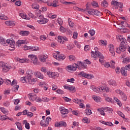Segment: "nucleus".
Instances as JSON below:
<instances>
[{"instance_id":"b1692460","label":"nucleus","mask_w":130,"mask_h":130,"mask_svg":"<svg viewBox=\"0 0 130 130\" xmlns=\"http://www.w3.org/2000/svg\"><path fill=\"white\" fill-rule=\"evenodd\" d=\"M41 125H42V126H48V124H49V122L48 121H46V120H42L41 121Z\"/></svg>"},{"instance_id":"4be33fe9","label":"nucleus","mask_w":130,"mask_h":130,"mask_svg":"<svg viewBox=\"0 0 130 130\" xmlns=\"http://www.w3.org/2000/svg\"><path fill=\"white\" fill-rule=\"evenodd\" d=\"M118 4V2H117V1H112L111 5L113 8L115 9L116 10H117L118 9V7H117Z\"/></svg>"},{"instance_id":"9d476101","label":"nucleus","mask_w":130,"mask_h":130,"mask_svg":"<svg viewBox=\"0 0 130 130\" xmlns=\"http://www.w3.org/2000/svg\"><path fill=\"white\" fill-rule=\"evenodd\" d=\"M59 110L63 115H62V117H66V114H68L69 113V110L65 109L63 107H60L59 108Z\"/></svg>"},{"instance_id":"0eeeda50","label":"nucleus","mask_w":130,"mask_h":130,"mask_svg":"<svg viewBox=\"0 0 130 130\" xmlns=\"http://www.w3.org/2000/svg\"><path fill=\"white\" fill-rule=\"evenodd\" d=\"M6 43L10 45V47L12 48L10 50H14L15 49V41L14 40L8 39Z\"/></svg>"},{"instance_id":"7ed1b4c3","label":"nucleus","mask_w":130,"mask_h":130,"mask_svg":"<svg viewBox=\"0 0 130 130\" xmlns=\"http://www.w3.org/2000/svg\"><path fill=\"white\" fill-rule=\"evenodd\" d=\"M90 89H91V90H93V91H94V92H95L96 93H99V92L107 93L109 92V88L106 86H101L96 87V86L92 85L90 87Z\"/></svg>"},{"instance_id":"39448f33","label":"nucleus","mask_w":130,"mask_h":130,"mask_svg":"<svg viewBox=\"0 0 130 130\" xmlns=\"http://www.w3.org/2000/svg\"><path fill=\"white\" fill-rule=\"evenodd\" d=\"M0 68H2L4 73H8L12 69V66L7 63L4 62L3 61H0Z\"/></svg>"},{"instance_id":"c03bdc74","label":"nucleus","mask_w":130,"mask_h":130,"mask_svg":"<svg viewBox=\"0 0 130 130\" xmlns=\"http://www.w3.org/2000/svg\"><path fill=\"white\" fill-rule=\"evenodd\" d=\"M63 4V5H76V2L75 1L73 2H64Z\"/></svg>"},{"instance_id":"cd10ccee","label":"nucleus","mask_w":130,"mask_h":130,"mask_svg":"<svg viewBox=\"0 0 130 130\" xmlns=\"http://www.w3.org/2000/svg\"><path fill=\"white\" fill-rule=\"evenodd\" d=\"M0 43H1L2 45H4V46L7 45V43H6V41H5V39L2 37H0Z\"/></svg>"},{"instance_id":"680f3d73","label":"nucleus","mask_w":130,"mask_h":130,"mask_svg":"<svg viewBox=\"0 0 130 130\" xmlns=\"http://www.w3.org/2000/svg\"><path fill=\"white\" fill-rule=\"evenodd\" d=\"M98 111H99L100 114H101V115H105V113H104V111H103V110L101 109H99Z\"/></svg>"},{"instance_id":"423d86ee","label":"nucleus","mask_w":130,"mask_h":130,"mask_svg":"<svg viewBox=\"0 0 130 130\" xmlns=\"http://www.w3.org/2000/svg\"><path fill=\"white\" fill-rule=\"evenodd\" d=\"M79 76H82L84 78H86V79H93L94 78V76L91 74H86L84 72H81L79 74H78Z\"/></svg>"},{"instance_id":"72a5a7b5","label":"nucleus","mask_w":130,"mask_h":130,"mask_svg":"<svg viewBox=\"0 0 130 130\" xmlns=\"http://www.w3.org/2000/svg\"><path fill=\"white\" fill-rule=\"evenodd\" d=\"M52 4L54 8H56V7H58L59 5H57L58 4V0H54Z\"/></svg>"},{"instance_id":"f257e3e1","label":"nucleus","mask_w":130,"mask_h":130,"mask_svg":"<svg viewBox=\"0 0 130 130\" xmlns=\"http://www.w3.org/2000/svg\"><path fill=\"white\" fill-rule=\"evenodd\" d=\"M116 38L118 42H120V41H121L119 47L117 48L116 50V52H117V53L120 54L121 53V52L125 51V49L126 48L125 45H126V43H127V42H126L125 38H123L122 36L118 35L116 36Z\"/></svg>"},{"instance_id":"412c9836","label":"nucleus","mask_w":130,"mask_h":130,"mask_svg":"<svg viewBox=\"0 0 130 130\" xmlns=\"http://www.w3.org/2000/svg\"><path fill=\"white\" fill-rule=\"evenodd\" d=\"M28 97L30 101H34L36 100L37 96L36 94H34L33 93H29L28 94Z\"/></svg>"},{"instance_id":"13d9d810","label":"nucleus","mask_w":130,"mask_h":130,"mask_svg":"<svg viewBox=\"0 0 130 130\" xmlns=\"http://www.w3.org/2000/svg\"><path fill=\"white\" fill-rule=\"evenodd\" d=\"M121 24L123 27H127L128 24L126 21H121Z\"/></svg>"},{"instance_id":"864d4df0","label":"nucleus","mask_w":130,"mask_h":130,"mask_svg":"<svg viewBox=\"0 0 130 130\" xmlns=\"http://www.w3.org/2000/svg\"><path fill=\"white\" fill-rule=\"evenodd\" d=\"M88 32L91 35V36H94V35H95V31L94 30V29L89 30Z\"/></svg>"},{"instance_id":"7c9ffc66","label":"nucleus","mask_w":130,"mask_h":130,"mask_svg":"<svg viewBox=\"0 0 130 130\" xmlns=\"http://www.w3.org/2000/svg\"><path fill=\"white\" fill-rule=\"evenodd\" d=\"M20 17H21L22 19H25V20H29V18L27 17V15L25 13H20Z\"/></svg>"},{"instance_id":"f03ea898","label":"nucleus","mask_w":130,"mask_h":130,"mask_svg":"<svg viewBox=\"0 0 130 130\" xmlns=\"http://www.w3.org/2000/svg\"><path fill=\"white\" fill-rule=\"evenodd\" d=\"M32 71L30 70L27 72V75L26 77H22L20 78V82L21 83H26V79L29 84L34 85L36 82V79L32 78Z\"/></svg>"},{"instance_id":"e2e57ef3","label":"nucleus","mask_w":130,"mask_h":130,"mask_svg":"<svg viewBox=\"0 0 130 130\" xmlns=\"http://www.w3.org/2000/svg\"><path fill=\"white\" fill-rule=\"evenodd\" d=\"M19 89V85H15L13 87L12 89L13 91H18V89Z\"/></svg>"},{"instance_id":"f704fd0d","label":"nucleus","mask_w":130,"mask_h":130,"mask_svg":"<svg viewBox=\"0 0 130 130\" xmlns=\"http://www.w3.org/2000/svg\"><path fill=\"white\" fill-rule=\"evenodd\" d=\"M38 22H41V24H45L48 22V19L46 18H43L38 21Z\"/></svg>"},{"instance_id":"f8f14e48","label":"nucleus","mask_w":130,"mask_h":130,"mask_svg":"<svg viewBox=\"0 0 130 130\" xmlns=\"http://www.w3.org/2000/svg\"><path fill=\"white\" fill-rule=\"evenodd\" d=\"M68 39L65 36H63V37L58 36V42H59L60 43H62V44H63V43H64V41H68Z\"/></svg>"},{"instance_id":"f3484780","label":"nucleus","mask_w":130,"mask_h":130,"mask_svg":"<svg viewBox=\"0 0 130 130\" xmlns=\"http://www.w3.org/2000/svg\"><path fill=\"white\" fill-rule=\"evenodd\" d=\"M27 43V42H26V41L25 40H18L15 45H16V46H18V47H19V46H21V45H22V44H26Z\"/></svg>"},{"instance_id":"4468645a","label":"nucleus","mask_w":130,"mask_h":130,"mask_svg":"<svg viewBox=\"0 0 130 130\" xmlns=\"http://www.w3.org/2000/svg\"><path fill=\"white\" fill-rule=\"evenodd\" d=\"M109 49L112 55L114 56L115 55V52L114 51V47L113 46V45L110 44L109 46Z\"/></svg>"},{"instance_id":"5701e85b","label":"nucleus","mask_w":130,"mask_h":130,"mask_svg":"<svg viewBox=\"0 0 130 130\" xmlns=\"http://www.w3.org/2000/svg\"><path fill=\"white\" fill-rule=\"evenodd\" d=\"M20 35H21V36H28L29 34H30V32L29 31L27 30H21L19 32Z\"/></svg>"},{"instance_id":"37998d69","label":"nucleus","mask_w":130,"mask_h":130,"mask_svg":"<svg viewBox=\"0 0 130 130\" xmlns=\"http://www.w3.org/2000/svg\"><path fill=\"white\" fill-rule=\"evenodd\" d=\"M59 29L60 32L62 33H65V32H67V28L63 27V26H60Z\"/></svg>"},{"instance_id":"a19ab883","label":"nucleus","mask_w":130,"mask_h":130,"mask_svg":"<svg viewBox=\"0 0 130 130\" xmlns=\"http://www.w3.org/2000/svg\"><path fill=\"white\" fill-rule=\"evenodd\" d=\"M68 23L69 25L70 26V27H74V26H75V23L72 22V20H71L70 18L68 19Z\"/></svg>"},{"instance_id":"473e14b6","label":"nucleus","mask_w":130,"mask_h":130,"mask_svg":"<svg viewBox=\"0 0 130 130\" xmlns=\"http://www.w3.org/2000/svg\"><path fill=\"white\" fill-rule=\"evenodd\" d=\"M99 43L101 45H104V46L107 45V42L106 41L100 40Z\"/></svg>"},{"instance_id":"aec40b11","label":"nucleus","mask_w":130,"mask_h":130,"mask_svg":"<svg viewBox=\"0 0 130 130\" xmlns=\"http://www.w3.org/2000/svg\"><path fill=\"white\" fill-rule=\"evenodd\" d=\"M39 86H40V87H42V88H44V90H45V91H46L47 89H48L47 85L45 84V82H41L39 83Z\"/></svg>"},{"instance_id":"1a4fd4ad","label":"nucleus","mask_w":130,"mask_h":130,"mask_svg":"<svg viewBox=\"0 0 130 130\" xmlns=\"http://www.w3.org/2000/svg\"><path fill=\"white\" fill-rule=\"evenodd\" d=\"M47 75L52 79H56L59 76V74L56 72H47Z\"/></svg>"},{"instance_id":"6e6d98bb","label":"nucleus","mask_w":130,"mask_h":130,"mask_svg":"<svg viewBox=\"0 0 130 130\" xmlns=\"http://www.w3.org/2000/svg\"><path fill=\"white\" fill-rule=\"evenodd\" d=\"M83 121L84 123H90V121L88 120V118L87 117H84L83 119Z\"/></svg>"},{"instance_id":"a18cd8bd","label":"nucleus","mask_w":130,"mask_h":130,"mask_svg":"<svg viewBox=\"0 0 130 130\" xmlns=\"http://www.w3.org/2000/svg\"><path fill=\"white\" fill-rule=\"evenodd\" d=\"M85 113L86 115H91L92 112L89 109H86V110H85Z\"/></svg>"},{"instance_id":"79ce46f5","label":"nucleus","mask_w":130,"mask_h":130,"mask_svg":"<svg viewBox=\"0 0 130 130\" xmlns=\"http://www.w3.org/2000/svg\"><path fill=\"white\" fill-rule=\"evenodd\" d=\"M121 96V98L123 101H126V99H127V96H126V94H125L124 93Z\"/></svg>"},{"instance_id":"5fc2aeb1","label":"nucleus","mask_w":130,"mask_h":130,"mask_svg":"<svg viewBox=\"0 0 130 130\" xmlns=\"http://www.w3.org/2000/svg\"><path fill=\"white\" fill-rule=\"evenodd\" d=\"M91 5L93 7H96V8H98L99 7V5H98V3L93 1L91 3Z\"/></svg>"},{"instance_id":"ddd939ff","label":"nucleus","mask_w":130,"mask_h":130,"mask_svg":"<svg viewBox=\"0 0 130 130\" xmlns=\"http://www.w3.org/2000/svg\"><path fill=\"white\" fill-rule=\"evenodd\" d=\"M48 57V56L45 55H39V59L41 62H45L46 61V58Z\"/></svg>"},{"instance_id":"09e8293b","label":"nucleus","mask_w":130,"mask_h":130,"mask_svg":"<svg viewBox=\"0 0 130 130\" xmlns=\"http://www.w3.org/2000/svg\"><path fill=\"white\" fill-rule=\"evenodd\" d=\"M117 113H118L119 116H121V117H122V118H124L125 117L124 114H123V113H122V112H121L120 111H118L117 112Z\"/></svg>"},{"instance_id":"4c0bfd02","label":"nucleus","mask_w":130,"mask_h":130,"mask_svg":"<svg viewBox=\"0 0 130 130\" xmlns=\"http://www.w3.org/2000/svg\"><path fill=\"white\" fill-rule=\"evenodd\" d=\"M25 128L27 129H30V124H29V123L27 122V120H26L24 121L23 123H25Z\"/></svg>"},{"instance_id":"c9c22d12","label":"nucleus","mask_w":130,"mask_h":130,"mask_svg":"<svg viewBox=\"0 0 130 130\" xmlns=\"http://www.w3.org/2000/svg\"><path fill=\"white\" fill-rule=\"evenodd\" d=\"M16 125L17 126V128H18V129L19 130H22L23 128L22 127V124H21V123L19 122H17L15 123Z\"/></svg>"},{"instance_id":"58836bf2","label":"nucleus","mask_w":130,"mask_h":130,"mask_svg":"<svg viewBox=\"0 0 130 130\" xmlns=\"http://www.w3.org/2000/svg\"><path fill=\"white\" fill-rule=\"evenodd\" d=\"M0 109L2 112H3V113H4V114H7V113H8V110H7L6 108L4 107H1L0 108Z\"/></svg>"},{"instance_id":"6ab92c4d","label":"nucleus","mask_w":130,"mask_h":130,"mask_svg":"<svg viewBox=\"0 0 130 130\" xmlns=\"http://www.w3.org/2000/svg\"><path fill=\"white\" fill-rule=\"evenodd\" d=\"M16 60L21 63H24V62H29V61H30L29 59H21L20 58H17Z\"/></svg>"},{"instance_id":"bf43d9fd","label":"nucleus","mask_w":130,"mask_h":130,"mask_svg":"<svg viewBox=\"0 0 130 130\" xmlns=\"http://www.w3.org/2000/svg\"><path fill=\"white\" fill-rule=\"evenodd\" d=\"M69 58L70 60H71L72 61L75 60V59H76V57H75V56H74V55H70L69 56Z\"/></svg>"},{"instance_id":"6e6552de","label":"nucleus","mask_w":130,"mask_h":130,"mask_svg":"<svg viewBox=\"0 0 130 130\" xmlns=\"http://www.w3.org/2000/svg\"><path fill=\"white\" fill-rule=\"evenodd\" d=\"M68 70L69 71H73V72H75V71H77V69L79 68V65L78 64L75 63L73 65H69L67 67Z\"/></svg>"},{"instance_id":"0e129e2a","label":"nucleus","mask_w":130,"mask_h":130,"mask_svg":"<svg viewBox=\"0 0 130 130\" xmlns=\"http://www.w3.org/2000/svg\"><path fill=\"white\" fill-rule=\"evenodd\" d=\"M56 92L58 94H61V95H62V94H64V91L61 90V89L57 90Z\"/></svg>"},{"instance_id":"a211bd4d","label":"nucleus","mask_w":130,"mask_h":130,"mask_svg":"<svg viewBox=\"0 0 130 130\" xmlns=\"http://www.w3.org/2000/svg\"><path fill=\"white\" fill-rule=\"evenodd\" d=\"M5 24L7 26H10L11 27H15V26H16V24L15 23V22L13 21H6L5 22Z\"/></svg>"},{"instance_id":"052dcab7","label":"nucleus","mask_w":130,"mask_h":130,"mask_svg":"<svg viewBox=\"0 0 130 130\" xmlns=\"http://www.w3.org/2000/svg\"><path fill=\"white\" fill-rule=\"evenodd\" d=\"M116 92L117 93V94H119L121 96L124 93L120 89H117Z\"/></svg>"},{"instance_id":"bb28decb","label":"nucleus","mask_w":130,"mask_h":130,"mask_svg":"<svg viewBox=\"0 0 130 130\" xmlns=\"http://www.w3.org/2000/svg\"><path fill=\"white\" fill-rule=\"evenodd\" d=\"M36 76L37 77V78H38L39 79H43V78H44L43 75H42L41 73L38 72L36 73Z\"/></svg>"},{"instance_id":"3c124183","label":"nucleus","mask_w":130,"mask_h":130,"mask_svg":"<svg viewBox=\"0 0 130 130\" xmlns=\"http://www.w3.org/2000/svg\"><path fill=\"white\" fill-rule=\"evenodd\" d=\"M100 15V12L96 10H93V15L99 16Z\"/></svg>"},{"instance_id":"e433bc0d","label":"nucleus","mask_w":130,"mask_h":130,"mask_svg":"<svg viewBox=\"0 0 130 130\" xmlns=\"http://www.w3.org/2000/svg\"><path fill=\"white\" fill-rule=\"evenodd\" d=\"M74 10L75 11H79V12H85V10H84V9H81L78 7L75 6L73 7Z\"/></svg>"},{"instance_id":"393cba45","label":"nucleus","mask_w":130,"mask_h":130,"mask_svg":"<svg viewBox=\"0 0 130 130\" xmlns=\"http://www.w3.org/2000/svg\"><path fill=\"white\" fill-rule=\"evenodd\" d=\"M36 14L41 20H42L44 18L43 15L41 14V11L37 10L36 12Z\"/></svg>"},{"instance_id":"de8ad7c7","label":"nucleus","mask_w":130,"mask_h":130,"mask_svg":"<svg viewBox=\"0 0 130 130\" xmlns=\"http://www.w3.org/2000/svg\"><path fill=\"white\" fill-rule=\"evenodd\" d=\"M110 67L112 69H115V62L114 61V60L111 61V66H110Z\"/></svg>"},{"instance_id":"603ef678","label":"nucleus","mask_w":130,"mask_h":130,"mask_svg":"<svg viewBox=\"0 0 130 130\" xmlns=\"http://www.w3.org/2000/svg\"><path fill=\"white\" fill-rule=\"evenodd\" d=\"M105 100L107 101V102H110V103H113V101H112V99L107 97L105 98Z\"/></svg>"},{"instance_id":"4d7b16f0","label":"nucleus","mask_w":130,"mask_h":130,"mask_svg":"<svg viewBox=\"0 0 130 130\" xmlns=\"http://www.w3.org/2000/svg\"><path fill=\"white\" fill-rule=\"evenodd\" d=\"M75 89H76V87L70 85V86L69 87V91H72V92H75Z\"/></svg>"},{"instance_id":"a878e982","label":"nucleus","mask_w":130,"mask_h":130,"mask_svg":"<svg viewBox=\"0 0 130 130\" xmlns=\"http://www.w3.org/2000/svg\"><path fill=\"white\" fill-rule=\"evenodd\" d=\"M78 64L81 66L82 69H86L87 68V64L86 62H82L81 61H78L77 62Z\"/></svg>"},{"instance_id":"774afa93","label":"nucleus","mask_w":130,"mask_h":130,"mask_svg":"<svg viewBox=\"0 0 130 130\" xmlns=\"http://www.w3.org/2000/svg\"><path fill=\"white\" fill-rule=\"evenodd\" d=\"M125 68L126 71H130V64H128L125 66Z\"/></svg>"},{"instance_id":"2f4dec72","label":"nucleus","mask_w":130,"mask_h":130,"mask_svg":"<svg viewBox=\"0 0 130 130\" xmlns=\"http://www.w3.org/2000/svg\"><path fill=\"white\" fill-rule=\"evenodd\" d=\"M109 85H111V86H117V84L116 83V81L114 80H110L109 81Z\"/></svg>"},{"instance_id":"c85d7f7f","label":"nucleus","mask_w":130,"mask_h":130,"mask_svg":"<svg viewBox=\"0 0 130 130\" xmlns=\"http://www.w3.org/2000/svg\"><path fill=\"white\" fill-rule=\"evenodd\" d=\"M101 6L102 7H104V8H107V7H108V3L107 1L104 0L101 3Z\"/></svg>"},{"instance_id":"ea45409f","label":"nucleus","mask_w":130,"mask_h":130,"mask_svg":"<svg viewBox=\"0 0 130 130\" xmlns=\"http://www.w3.org/2000/svg\"><path fill=\"white\" fill-rule=\"evenodd\" d=\"M30 49L34 51H37L39 50V47H31L30 46Z\"/></svg>"},{"instance_id":"20e7f679","label":"nucleus","mask_w":130,"mask_h":130,"mask_svg":"<svg viewBox=\"0 0 130 130\" xmlns=\"http://www.w3.org/2000/svg\"><path fill=\"white\" fill-rule=\"evenodd\" d=\"M94 53L93 51L91 52L92 57L96 58V57H97L98 56V57H99L100 58V62H101V63H102L103 62V60L104 59V57L103 56V55H102V53H101L100 52L97 51V47L94 48Z\"/></svg>"},{"instance_id":"dca6fc26","label":"nucleus","mask_w":130,"mask_h":130,"mask_svg":"<svg viewBox=\"0 0 130 130\" xmlns=\"http://www.w3.org/2000/svg\"><path fill=\"white\" fill-rule=\"evenodd\" d=\"M57 53L58 54V58H57V60H60V59L63 60V59L66 58V55L62 54H60V52H57Z\"/></svg>"},{"instance_id":"9b49d317","label":"nucleus","mask_w":130,"mask_h":130,"mask_svg":"<svg viewBox=\"0 0 130 130\" xmlns=\"http://www.w3.org/2000/svg\"><path fill=\"white\" fill-rule=\"evenodd\" d=\"M28 57H29L30 59H31V60L33 61V63H34V64H37V61H38V58L37 57V56H36V55H32V54L29 55L28 56Z\"/></svg>"},{"instance_id":"338daca9","label":"nucleus","mask_w":130,"mask_h":130,"mask_svg":"<svg viewBox=\"0 0 130 130\" xmlns=\"http://www.w3.org/2000/svg\"><path fill=\"white\" fill-rule=\"evenodd\" d=\"M6 119H8V116L6 115L2 116L1 117V120H6Z\"/></svg>"},{"instance_id":"c756f323","label":"nucleus","mask_w":130,"mask_h":130,"mask_svg":"<svg viewBox=\"0 0 130 130\" xmlns=\"http://www.w3.org/2000/svg\"><path fill=\"white\" fill-rule=\"evenodd\" d=\"M93 99L95 101V102H101V98L99 96H96L93 95Z\"/></svg>"},{"instance_id":"69168bd1","label":"nucleus","mask_w":130,"mask_h":130,"mask_svg":"<svg viewBox=\"0 0 130 130\" xmlns=\"http://www.w3.org/2000/svg\"><path fill=\"white\" fill-rule=\"evenodd\" d=\"M88 14H89V15H92L93 16H94V9H91L88 11Z\"/></svg>"},{"instance_id":"8fccbe9b","label":"nucleus","mask_w":130,"mask_h":130,"mask_svg":"<svg viewBox=\"0 0 130 130\" xmlns=\"http://www.w3.org/2000/svg\"><path fill=\"white\" fill-rule=\"evenodd\" d=\"M57 22L58 24H59V25H60V26H62L63 21H62V19L58 18L57 20Z\"/></svg>"},{"instance_id":"2eb2a0df","label":"nucleus","mask_w":130,"mask_h":130,"mask_svg":"<svg viewBox=\"0 0 130 130\" xmlns=\"http://www.w3.org/2000/svg\"><path fill=\"white\" fill-rule=\"evenodd\" d=\"M120 73L123 77H127V71L124 67H122L120 69Z\"/></svg>"},{"instance_id":"49530a36","label":"nucleus","mask_w":130,"mask_h":130,"mask_svg":"<svg viewBox=\"0 0 130 130\" xmlns=\"http://www.w3.org/2000/svg\"><path fill=\"white\" fill-rule=\"evenodd\" d=\"M83 101L82 100H79V99H76L73 100V102L77 104L81 103Z\"/></svg>"}]
</instances>
